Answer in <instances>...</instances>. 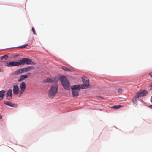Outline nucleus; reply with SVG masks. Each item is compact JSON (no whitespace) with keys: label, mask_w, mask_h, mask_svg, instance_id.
<instances>
[{"label":"nucleus","mask_w":152,"mask_h":152,"mask_svg":"<svg viewBox=\"0 0 152 152\" xmlns=\"http://www.w3.org/2000/svg\"><path fill=\"white\" fill-rule=\"evenodd\" d=\"M58 86L55 83L53 84L49 90L48 95L49 97L53 98L57 92Z\"/></svg>","instance_id":"1"},{"label":"nucleus","mask_w":152,"mask_h":152,"mask_svg":"<svg viewBox=\"0 0 152 152\" xmlns=\"http://www.w3.org/2000/svg\"><path fill=\"white\" fill-rule=\"evenodd\" d=\"M62 86L66 90H69L70 88V84L68 80L64 77H61L60 78Z\"/></svg>","instance_id":"2"},{"label":"nucleus","mask_w":152,"mask_h":152,"mask_svg":"<svg viewBox=\"0 0 152 152\" xmlns=\"http://www.w3.org/2000/svg\"><path fill=\"white\" fill-rule=\"evenodd\" d=\"M5 65L7 67H13L14 66H18L20 65V60L18 61H13L9 62H6Z\"/></svg>","instance_id":"3"},{"label":"nucleus","mask_w":152,"mask_h":152,"mask_svg":"<svg viewBox=\"0 0 152 152\" xmlns=\"http://www.w3.org/2000/svg\"><path fill=\"white\" fill-rule=\"evenodd\" d=\"M82 81L84 83L83 84H82L83 86L82 88L84 89L88 88L89 86L88 79L86 77H84L82 78Z\"/></svg>","instance_id":"4"},{"label":"nucleus","mask_w":152,"mask_h":152,"mask_svg":"<svg viewBox=\"0 0 152 152\" xmlns=\"http://www.w3.org/2000/svg\"><path fill=\"white\" fill-rule=\"evenodd\" d=\"M31 74L30 73H28L27 74L25 75H23L20 76L19 78L18 79V81L20 82L24 80L26 78H28L31 75Z\"/></svg>","instance_id":"5"},{"label":"nucleus","mask_w":152,"mask_h":152,"mask_svg":"<svg viewBox=\"0 0 152 152\" xmlns=\"http://www.w3.org/2000/svg\"><path fill=\"white\" fill-rule=\"evenodd\" d=\"M20 65H23L25 63L28 65H29L31 60L26 58H23L22 59L20 60Z\"/></svg>","instance_id":"6"},{"label":"nucleus","mask_w":152,"mask_h":152,"mask_svg":"<svg viewBox=\"0 0 152 152\" xmlns=\"http://www.w3.org/2000/svg\"><path fill=\"white\" fill-rule=\"evenodd\" d=\"M20 94H22L24 92L26 88V85L24 82H22L20 85Z\"/></svg>","instance_id":"7"},{"label":"nucleus","mask_w":152,"mask_h":152,"mask_svg":"<svg viewBox=\"0 0 152 152\" xmlns=\"http://www.w3.org/2000/svg\"><path fill=\"white\" fill-rule=\"evenodd\" d=\"M83 86V85H74L71 87V89L72 90L79 91L80 89H83L82 88Z\"/></svg>","instance_id":"8"},{"label":"nucleus","mask_w":152,"mask_h":152,"mask_svg":"<svg viewBox=\"0 0 152 152\" xmlns=\"http://www.w3.org/2000/svg\"><path fill=\"white\" fill-rule=\"evenodd\" d=\"M4 103L6 105L12 107L16 108L18 106V104H14L12 102L8 101H5Z\"/></svg>","instance_id":"9"},{"label":"nucleus","mask_w":152,"mask_h":152,"mask_svg":"<svg viewBox=\"0 0 152 152\" xmlns=\"http://www.w3.org/2000/svg\"><path fill=\"white\" fill-rule=\"evenodd\" d=\"M12 90L11 89H9L7 91L6 93V97L7 99L10 100L11 99L12 97Z\"/></svg>","instance_id":"10"},{"label":"nucleus","mask_w":152,"mask_h":152,"mask_svg":"<svg viewBox=\"0 0 152 152\" xmlns=\"http://www.w3.org/2000/svg\"><path fill=\"white\" fill-rule=\"evenodd\" d=\"M13 92L15 94H17L19 91V89L17 85L14 86L13 89Z\"/></svg>","instance_id":"11"},{"label":"nucleus","mask_w":152,"mask_h":152,"mask_svg":"<svg viewBox=\"0 0 152 152\" xmlns=\"http://www.w3.org/2000/svg\"><path fill=\"white\" fill-rule=\"evenodd\" d=\"M138 92L140 94V97H142L148 94V91L145 90L142 91H140Z\"/></svg>","instance_id":"12"},{"label":"nucleus","mask_w":152,"mask_h":152,"mask_svg":"<svg viewBox=\"0 0 152 152\" xmlns=\"http://www.w3.org/2000/svg\"><path fill=\"white\" fill-rule=\"evenodd\" d=\"M79 91H76L74 90H72V94L73 97H77L79 95Z\"/></svg>","instance_id":"13"},{"label":"nucleus","mask_w":152,"mask_h":152,"mask_svg":"<svg viewBox=\"0 0 152 152\" xmlns=\"http://www.w3.org/2000/svg\"><path fill=\"white\" fill-rule=\"evenodd\" d=\"M5 91L4 90L0 91V101L2 100L4 96Z\"/></svg>","instance_id":"14"},{"label":"nucleus","mask_w":152,"mask_h":152,"mask_svg":"<svg viewBox=\"0 0 152 152\" xmlns=\"http://www.w3.org/2000/svg\"><path fill=\"white\" fill-rule=\"evenodd\" d=\"M14 74L18 75L23 73L22 69H18L14 72Z\"/></svg>","instance_id":"15"},{"label":"nucleus","mask_w":152,"mask_h":152,"mask_svg":"<svg viewBox=\"0 0 152 152\" xmlns=\"http://www.w3.org/2000/svg\"><path fill=\"white\" fill-rule=\"evenodd\" d=\"M53 80L51 78H48L44 80V82L45 83H51L53 82Z\"/></svg>","instance_id":"16"},{"label":"nucleus","mask_w":152,"mask_h":152,"mask_svg":"<svg viewBox=\"0 0 152 152\" xmlns=\"http://www.w3.org/2000/svg\"><path fill=\"white\" fill-rule=\"evenodd\" d=\"M61 68L64 71H72V69L68 68L65 66H63L61 67Z\"/></svg>","instance_id":"17"},{"label":"nucleus","mask_w":152,"mask_h":152,"mask_svg":"<svg viewBox=\"0 0 152 152\" xmlns=\"http://www.w3.org/2000/svg\"><path fill=\"white\" fill-rule=\"evenodd\" d=\"M121 105H115L114 106L111 107L112 108H114L115 109H118L121 108Z\"/></svg>","instance_id":"18"},{"label":"nucleus","mask_w":152,"mask_h":152,"mask_svg":"<svg viewBox=\"0 0 152 152\" xmlns=\"http://www.w3.org/2000/svg\"><path fill=\"white\" fill-rule=\"evenodd\" d=\"M22 69L23 73L28 72V70H27V67H25L23 68H22Z\"/></svg>","instance_id":"19"},{"label":"nucleus","mask_w":152,"mask_h":152,"mask_svg":"<svg viewBox=\"0 0 152 152\" xmlns=\"http://www.w3.org/2000/svg\"><path fill=\"white\" fill-rule=\"evenodd\" d=\"M8 56L7 55H5L2 57L1 60H3V59H4L5 60H6L8 58Z\"/></svg>","instance_id":"20"},{"label":"nucleus","mask_w":152,"mask_h":152,"mask_svg":"<svg viewBox=\"0 0 152 152\" xmlns=\"http://www.w3.org/2000/svg\"><path fill=\"white\" fill-rule=\"evenodd\" d=\"M28 71L33 69H34V66H28L27 67Z\"/></svg>","instance_id":"21"},{"label":"nucleus","mask_w":152,"mask_h":152,"mask_svg":"<svg viewBox=\"0 0 152 152\" xmlns=\"http://www.w3.org/2000/svg\"><path fill=\"white\" fill-rule=\"evenodd\" d=\"M138 100V99H137L136 98H135V97L134 98L132 99V101L133 102V103L134 104L136 102H137V101Z\"/></svg>","instance_id":"22"},{"label":"nucleus","mask_w":152,"mask_h":152,"mask_svg":"<svg viewBox=\"0 0 152 152\" xmlns=\"http://www.w3.org/2000/svg\"><path fill=\"white\" fill-rule=\"evenodd\" d=\"M139 97H140V94L139 93V92H138L135 95L134 97L135 98H137V99H138V98Z\"/></svg>","instance_id":"23"},{"label":"nucleus","mask_w":152,"mask_h":152,"mask_svg":"<svg viewBox=\"0 0 152 152\" xmlns=\"http://www.w3.org/2000/svg\"><path fill=\"white\" fill-rule=\"evenodd\" d=\"M28 44H26L23 45L19 46L18 47V48H25L26 46H28Z\"/></svg>","instance_id":"24"},{"label":"nucleus","mask_w":152,"mask_h":152,"mask_svg":"<svg viewBox=\"0 0 152 152\" xmlns=\"http://www.w3.org/2000/svg\"><path fill=\"white\" fill-rule=\"evenodd\" d=\"M36 64L35 63H34L33 62H32V61L31 60V61H30L29 64L35 65H36Z\"/></svg>","instance_id":"25"},{"label":"nucleus","mask_w":152,"mask_h":152,"mask_svg":"<svg viewBox=\"0 0 152 152\" xmlns=\"http://www.w3.org/2000/svg\"><path fill=\"white\" fill-rule=\"evenodd\" d=\"M32 31L33 32L34 34V35H36V32H35V30L34 28V27H32Z\"/></svg>","instance_id":"26"},{"label":"nucleus","mask_w":152,"mask_h":152,"mask_svg":"<svg viewBox=\"0 0 152 152\" xmlns=\"http://www.w3.org/2000/svg\"><path fill=\"white\" fill-rule=\"evenodd\" d=\"M122 89L121 88L119 89L118 90V92L119 93H121L122 92Z\"/></svg>","instance_id":"27"},{"label":"nucleus","mask_w":152,"mask_h":152,"mask_svg":"<svg viewBox=\"0 0 152 152\" xmlns=\"http://www.w3.org/2000/svg\"><path fill=\"white\" fill-rule=\"evenodd\" d=\"M148 75L150 76V77L152 78V72H150V73Z\"/></svg>","instance_id":"28"},{"label":"nucleus","mask_w":152,"mask_h":152,"mask_svg":"<svg viewBox=\"0 0 152 152\" xmlns=\"http://www.w3.org/2000/svg\"><path fill=\"white\" fill-rule=\"evenodd\" d=\"M4 71V70L0 68V72H2Z\"/></svg>","instance_id":"29"},{"label":"nucleus","mask_w":152,"mask_h":152,"mask_svg":"<svg viewBox=\"0 0 152 152\" xmlns=\"http://www.w3.org/2000/svg\"><path fill=\"white\" fill-rule=\"evenodd\" d=\"M150 88L151 89H152V84L150 86Z\"/></svg>","instance_id":"30"},{"label":"nucleus","mask_w":152,"mask_h":152,"mask_svg":"<svg viewBox=\"0 0 152 152\" xmlns=\"http://www.w3.org/2000/svg\"><path fill=\"white\" fill-rule=\"evenodd\" d=\"M149 107L151 108H152V105H150L149 106Z\"/></svg>","instance_id":"31"},{"label":"nucleus","mask_w":152,"mask_h":152,"mask_svg":"<svg viewBox=\"0 0 152 152\" xmlns=\"http://www.w3.org/2000/svg\"><path fill=\"white\" fill-rule=\"evenodd\" d=\"M2 117V116L0 114V119Z\"/></svg>","instance_id":"32"},{"label":"nucleus","mask_w":152,"mask_h":152,"mask_svg":"<svg viewBox=\"0 0 152 152\" xmlns=\"http://www.w3.org/2000/svg\"><path fill=\"white\" fill-rule=\"evenodd\" d=\"M22 94H19V97Z\"/></svg>","instance_id":"33"}]
</instances>
